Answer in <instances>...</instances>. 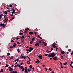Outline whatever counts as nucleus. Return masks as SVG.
I'll return each mask as SVG.
<instances>
[{"label": "nucleus", "mask_w": 73, "mask_h": 73, "mask_svg": "<svg viewBox=\"0 0 73 73\" xmlns=\"http://www.w3.org/2000/svg\"><path fill=\"white\" fill-rule=\"evenodd\" d=\"M15 17L13 16V18H11V19L10 20H13V19H14L15 18Z\"/></svg>", "instance_id": "22"}, {"label": "nucleus", "mask_w": 73, "mask_h": 73, "mask_svg": "<svg viewBox=\"0 0 73 73\" xmlns=\"http://www.w3.org/2000/svg\"><path fill=\"white\" fill-rule=\"evenodd\" d=\"M33 42L32 41H31V42H30V44H32L33 43Z\"/></svg>", "instance_id": "39"}, {"label": "nucleus", "mask_w": 73, "mask_h": 73, "mask_svg": "<svg viewBox=\"0 0 73 73\" xmlns=\"http://www.w3.org/2000/svg\"><path fill=\"white\" fill-rule=\"evenodd\" d=\"M48 55L52 56V57L53 58L55 56V54L54 52H52V53H50V54H48Z\"/></svg>", "instance_id": "1"}, {"label": "nucleus", "mask_w": 73, "mask_h": 73, "mask_svg": "<svg viewBox=\"0 0 73 73\" xmlns=\"http://www.w3.org/2000/svg\"><path fill=\"white\" fill-rule=\"evenodd\" d=\"M14 42L15 41H13V40H11V42Z\"/></svg>", "instance_id": "42"}, {"label": "nucleus", "mask_w": 73, "mask_h": 73, "mask_svg": "<svg viewBox=\"0 0 73 73\" xmlns=\"http://www.w3.org/2000/svg\"><path fill=\"white\" fill-rule=\"evenodd\" d=\"M15 10H13V12H12V14H13V13H15Z\"/></svg>", "instance_id": "43"}, {"label": "nucleus", "mask_w": 73, "mask_h": 73, "mask_svg": "<svg viewBox=\"0 0 73 73\" xmlns=\"http://www.w3.org/2000/svg\"><path fill=\"white\" fill-rule=\"evenodd\" d=\"M8 18L6 17V18H5V20H4V21H8Z\"/></svg>", "instance_id": "14"}, {"label": "nucleus", "mask_w": 73, "mask_h": 73, "mask_svg": "<svg viewBox=\"0 0 73 73\" xmlns=\"http://www.w3.org/2000/svg\"><path fill=\"white\" fill-rule=\"evenodd\" d=\"M61 59L62 60L63 58V56H62L61 57Z\"/></svg>", "instance_id": "33"}, {"label": "nucleus", "mask_w": 73, "mask_h": 73, "mask_svg": "<svg viewBox=\"0 0 73 73\" xmlns=\"http://www.w3.org/2000/svg\"><path fill=\"white\" fill-rule=\"evenodd\" d=\"M52 47L54 48H56V46H55V42H54V43H53V44H52Z\"/></svg>", "instance_id": "2"}, {"label": "nucleus", "mask_w": 73, "mask_h": 73, "mask_svg": "<svg viewBox=\"0 0 73 73\" xmlns=\"http://www.w3.org/2000/svg\"><path fill=\"white\" fill-rule=\"evenodd\" d=\"M27 64H30V62L29 61H27Z\"/></svg>", "instance_id": "24"}, {"label": "nucleus", "mask_w": 73, "mask_h": 73, "mask_svg": "<svg viewBox=\"0 0 73 73\" xmlns=\"http://www.w3.org/2000/svg\"><path fill=\"white\" fill-rule=\"evenodd\" d=\"M36 63H40V61L38 60H37V61H35Z\"/></svg>", "instance_id": "9"}, {"label": "nucleus", "mask_w": 73, "mask_h": 73, "mask_svg": "<svg viewBox=\"0 0 73 73\" xmlns=\"http://www.w3.org/2000/svg\"><path fill=\"white\" fill-rule=\"evenodd\" d=\"M7 11H4V14H6L7 15Z\"/></svg>", "instance_id": "32"}, {"label": "nucleus", "mask_w": 73, "mask_h": 73, "mask_svg": "<svg viewBox=\"0 0 73 73\" xmlns=\"http://www.w3.org/2000/svg\"><path fill=\"white\" fill-rule=\"evenodd\" d=\"M61 68H63V67L62 66V65H61Z\"/></svg>", "instance_id": "56"}, {"label": "nucleus", "mask_w": 73, "mask_h": 73, "mask_svg": "<svg viewBox=\"0 0 73 73\" xmlns=\"http://www.w3.org/2000/svg\"><path fill=\"white\" fill-rule=\"evenodd\" d=\"M67 62H65V63H64V64L65 65H67Z\"/></svg>", "instance_id": "19"}, {"label": "nucleus", "mask_w": 73, "mask_h": 73, "mask_svg": "<svg viewBox=\"0 0 73 73\" xmlns=\"http://www.w3.org/2000/svg\"><path fill=\"white\" fill-rule=\"evenodd\" d=\"M23 58H24V59H26V57L25 56H24Z\"/></svg>", "instance_id": "54"}, {"label": "nucleus", "mask_w": 73, "mask_h": 73, "mask_svg": "<svg viewBox=\"0 0 73 73\" xmlns=\"http://www.w3.org/2000/svg\"><path fill=\"white\" fill-rule=\"evenodd\" d=\"M70 54L72 55H73V52H71L70 53Z\"/></svg>", "instance_id": "55"}, {"label": "nucleus", "mask_w": 73, "mask_h": 73, "mask_svg": "<svg viewBox=\"0 0 73 73\" xmlns=\"http://www.w3.org/2000/svg\"><path fill=\"white\" fill-rule=\"evenodd\" d=\"M33 50H30L28 51H29V52H31Z\"/></svg>", "instance_id": "58"}, {"label": "nucleus", "mask_w": 73, "mask_h": 73, "mask_svg": "<svg viewBox=\"0 0 73 73\" xmlns=\"http://www.w3.org/2000/svg\"><path fill=\"white\" fill-rule=\"evenodd\" d=\"M35 70V68L33 67V71H34V70Z\"/></svg>", "instance_id": "46"}, {"label": "nucleus", "mask_w": 73, "mask_h": 73, "mask_svg": "<svg viewBox=\"0 0 73 73\" xmlns=\"http://www.w3.org/2000/svg\"><path fill=\"white\" fill-rule=\"evenodd\" d=\"M9 68H10V70H9V72L13 71V69L11 67H9Z\"/></svg>", "instance_id": "3"}, {"label": "nucleus", "mask_w": 73, "mask_h": 73, "mask_svg": "<svg viewBox=\"0 0 73 73\" xmlns=\"http://www.w3.org/2000/svg\"><path fill=\"white\" fill-rule=\"evenodd\" d=\"M1 71H0V73H1L3 72V69H1Z\"/></svg>", "instance_id": "28"}, {"label": "nucleus", "mask_w": 73, "mask_h": 73, "mask_svg": "<svg viewBox=\"0 0 73 73\" xmlns=\"http://www.w3.org/2000/svg\"><path fill=\"white\" fill-rule=\"evenodd\" d=\"M27 32H28V30L25 31L24 33H27Z\"/></svg>", "instance_id": "30"}, {"label": "nucleus", "mask_w": 73, "mask_h": 73, "mask_svg": "<svg viewBox=\"0 0 73 73\" xmlns=\"http://www.w3.org/2000/svg\"><path fill=\"white\" fill-rule=\"evenodd\" d=\"M23 57L24 56H21V58H23Z\"/></svg>", "instance_id": "60"}, {"label": "nucleus", "mask_w": 73, "mask_h": 73, "mask_svg": "<svg viewBox=\"0 0 73 73\" xmlns=\"http://www.w3.org/2000/svg\"><path fill=\"white\" fill-rule=\"evenodd\" d=\"M8 67V65L7 64H6V66H5V67Z\"/></svg>", "instance_id": "44"}, {"label": "nucleus", "mask_w": 73, "mask_h": 73, "mask_svg": "<svg viewBox=\"0 0 73 73\" xmlns=\"http://www.w3.org/2000/svg\"><path fill=\"white\" fill-rule=\"evenodd\" d=\"M60 52H61V53L62 54H64L65 53V52L64 51H62V50H61Z\"/></svg>", "instance_id": "8"}, {"label": "nucleus", "mask_w": 73, "mask_h": 73, "mask_svg": "<svg viewBox=\"0 0 73 73\" xmlns=\"http://www.w3.org/2000/svg\"><path fill=\"white\" fill-rule=\"evenodd\" d=\"M3 16V14H2V15H0V20L2 18V17Z\"/></svg>", "instance_id": "11"}, {"label": "nucleus", "mask_w": 73, "mask_h": 73, "mask_svg": "<svg viewBox=\"0 0 73 73\" xmlns=\"http://www.w3.org/2000/svg\"><path fill=\"white\" fill-rule=\"evenodd\" d=\"M35 37H33V38H32V39H31V40L32 41H33L34 40H35Z\"/></svg>", "instance_id": "16"}, {"label": "nucleus", "mask_w": 73, "mask_h": 73, "mask_svg": "<svg viewBox=\"0 0 73 73\" xmlns=\"http://www.w3.org/2000/svg\"><path fill=\"white\" fill-rule=\"evenodd\" d=\"M39 44L38 43H36V44H35V46H39Z\"/></svg>", "instance_id": "4"}, {"label": "nucleus", "mask_w": 73, "mask_h": 73, "mask_svg": "<svg viewBox=\"0 0 73 73\" xmlns=\"http://www.w3.org/2000/svg\"><path fill=\"white\" fill-rule=\"evenodd\" d=\"M16 46V43H13V48H15V46Z\"/></svg>", "instance_id": "10"}, {"label": "nucleus", "mask_w": 73, "mask_h": 73, "mask_svg": "<svg viewBox=\"0 0 73 73\" xmlns=\"http://www.w3.org/2000/svg\"><path fill=\"white\" fill-rule=\"evenodd\" d=\"M12 72L13 73H17V71H13Z\"/></svg>", "instance_id": "37"}, {"label": "nucleus", "mask_w": 73, "mask_h": 73, "mask_svg": "<svg viewBox=\"0 0 73 73\" xmlns=\"http://www.w3.org/2000/svg\"><path fill=\"white\" fill-rule=\"evenodd\" d=\"M29 33L30 35H32V34H33V32H29Z\"/></svg>", "instance_id": "12"}, {"label": "nucleus", "mask_w": 73, "mask_h": 73, "mask_svg": "<svg viewBox=\"0 0 73 73\" xmlns=\"http://www.w3.org/2000/svg\"><path fill=\"white\" fill-rule=\"evenodd\" d=\"M57 56H55V57H53V60L56 61L57 60Z\"/></svg>", "instance_id": "5"}, {"label": "nucleus", "mask_w": 73, "mask_h": 73, "mask_svg": "<svg viewBox=\"0 0 73 73\" xmlns=\"http://www.w3.org/2000/svg\"><path fill=\"white\" fill-rule=\"evenodd\" d=\"M25 30L26 31H28L29 30V28H27V29H25Z\"/></svg>", "instance_id": "26"}, {"label": "nucleus", "mask_w": 73, "mask_h": 73, "mask_svg": "<svg viewBox=\"0 0 73 73\" xmlns=\"http://www.w3.org/2000/svg\"><path fill=\"white\" fill-rule=\"evenodd\" d=\"M30 68L31 69H32L33 68V67H32V65H30Z\"/></svg>", "instance_id": "38"}, {"label": "nucleus", "mask_w": 73, "mask_h": 73, "mask_svg": "<svg viewBox=\"0 0 73 73\" xmlns=\"http://www.w3.org/2000/svg\"><path fill=\"white\" fill-rule=\"evenodd\" d=\"M29 49H30V50H33V48L32 47H30L29 48Z\"/></svg>", "instance_id": "13"}, {"label": "nucleus", "mask_w": 73, "mask_h": 73, "mask_svg": "<svg viewBox=\"0 0 73 73\" xmlns=\"http://www.w3.org/2000/svg\"><path fill=\"white\" fill-rule=\"evenodd\" d=\"M19 38H16V40H17L18 39H19Z\"/></svg>", "instance_id": "62"}, {"label": "nucleus", "mask_w": 73, "mask_h": 73, "mask_svg": "<svg viewBox=\"0 0 73 73\" xmlns=\"http://www.w3.org/2000/svg\"><path fill=\"white\" fill-rule=\"evenodd\" d=\"M13 46H10V48L11 49H12V48H13Z\"/></svg>", "instance_id": "17"}, {"label": "nucleus", "mask_w": 73, "mask_h": 73, "mask_svg": "<svg viewBox=\"0 0 73 73\" xmlns=\"http://www.w3.org/2000/svg\"><path fill=\"white\" fill-rule=\"evenodd\" d=\"M25 73H28V71L27 70H25Z\"/></svg>", "instance_id": "20"}, {"label": "nucleus", "mask_w": 73, "mask_h": 73, "mask_svg": "<svg viewBox=\"0 0 73 73\" xmlns=\"http://www.w3.org/2000/svg\"><path fill=\"white\" fill-rule=\"evenodd\" d=\"M48 56L50 58V57H52V56L50 55H48Z\"/></svg>", "instance_id": "29"}, {"label": "nucleus", "mask_w": 73, "mask_h": 73, "mask_svg": "<svg viewBox=\"0 0 73 73\" xmlns=\"http://www.w3.org/2000/svg\"><path fill=\"white\" fill-rule=\"evenodd\" d=\"M47 44L46 43H46H45V44H44V45H45V46H46Z\"/></svg>", "instance_id": "52"}, {"label": "nucleus", "mask_w": 73, "mask_h": 73, "mask_svg": "<svg viewBox=\"0 0 73 73\" xmlns=\"http://www.w3.org/2000/svg\"><path fill=\"white\" fill-rule=\"evenodd\" d=\"M17 51H18V53H19L20 52V51H19V48H17Z\"/></svg>", "instance_id": "23"}, {"label": "nucleus", "mask_w": 73, "mask_h": 73, "mask_svg": "<svg viewBox=\"0 0 73 73\" xmlns=\"http://www.w3.org/2000/svg\"><path fill=\"white\" fill-rule=\"evenodd\" d=\"M10 7H13V5H10Z\"/></svg>", "instance_id": "49"}, {"label": "nucleus", "mask_w": 73, "mask_h": 73, "mask_svg": "<svg viewBox=\"0 0 73 73\" xmlns=\"http://www.w3.org/2000/svg\"><path fill=\"white\" fill-rule=\"evenodd\" d=\"M28 59H29V61H31V58L30 57H28Z\"/></svg>", "instance_id": "45"}, {"label": "nucleus", "mask_w": 73, "mask_h": 73, "mask_svg": "<svg viewBox=\"0 0 73 73\" xmlns=\"http://www.w3.org/2000/svg\"><path fill=\"white\" fill-rule=\"evenodd\" d=\"M71 49H69L68 50V51H71Z\"/></svg>", "instance_id": "51"}, {"label": "nucleus", "mask_w": 73, "mask_h": 73, "mask_svg": "<svg viewBox=\"0 0 73 73\" xmlns=\"http://www.w3.org/2000/svg\"><path fill=\"white\" fill-rule=\"evenodd\" d=\"M21 70H22L23 72L24 71V70H25V69H24V68H23V69H21Z\"/></svg>", "instance_id": "35"}, {"label": "nucleus", "mask_w": 73, "mask_h": 73, "mask_svg": "<svg viewBox=\"0 0 73 73\" xmlns=\"http://www.w3.org/2000/svg\"><path fill=\"white\" fill-rule=\"evenodd\" d=\"M13 56H11V58H10V60H12V59H13Z\"/></svg>", "instance_id": "21"}, {"label": "nucleus", "mask_w": 73, "mask_h": 73, "mask_svg": "<svg viewBox=\"0 0 73 73\" xmlns=\"http://www.w3.org/2000/svg\"><path fill=\"white\" fill-rule=\"evenodd\" d=\"M51 73H54V72L53 71H51Z\"/></svg>", "instance_id": "64"}, {"label": "nucleus", "mask_w": 73, "mask_h": 73, "mask_svg": "<svg viewBox=\"0 0 73 73\" xmlns=\"http://www.w3.org/2000/svg\"><path fill=\"white\" fill-rule=\"evenodd\" d=\"M45 70H46V72H47V69H46V68H45Z\"/></svg>", "instance_id": "57"}, {"label": "nucleus", "mask_w": 73, "mask_h": 73, "mask_svg": "<svg viewBox=\"0 0 73 73\" xmlns=\"http://www.w3.org/2000/svg\"><path fill=\"white\" fill-rule=\"evenodd\" d=\"M24 70H27V67H25Z\"/></svg>", "instance_id": "27"}, {"label": "nucleus", "mask_w": 73, "mask_h": 73, "mask_svg": "<svg viewBox=\"0 0 73 73\" xmlns=\"http://www.w3.org/2000/svg\"><path fill=\"white\" fill-rule=\"evenodd\" d=\"M60 65H62V63H61V62H60Z\"/></svg>", "instance_id": "59"}, {"label": "nucleus", "mask_w": 73, "mask_h": 73, "mask_svg": "<svg viewBox=\"0 0 73 73\" xmlns=\"http://www.w3.org/2000/svg\"><path fill=\"white\" fill-rule=\"evenodd\" d=\"M48 54H45V56H48Z\"/></svg>", "instance_id": "50"}, {"label": "nucleus", "mask_w": 73, "mask_h": 73, "mask_svg": "<svg viewBox=\"0 0 73 73\" xmlns=\"http://www.w3.org/2000/svg\"><path fill=\"white\" fill-rule=\"evenodd\" d=\"M23 66H21V67H20V68H21V69H23Z\"/></svg>", "instance_id": "41"}, {"label": "nucleus", "mask_w": 73, "mask_h": 73, "mask_svg": "<svg viewBox=\"0 0 73 73\" xmlns=\"http://www.w3.org/2000/svg\"><path fill=\"white\" fill-rule=\"evenodd\" d=\"M55 51H57V49H58V48L57 47H55Z\"/></svg>", "instance_id": "36"}, {"label": "nucleus", "mask_w": 73, "mask_h": 73, "mask_svg": "<svg viewBox=\"0 0 73 73\" xmlns=\"http://www.w3.org/2000/svg\"><path fill=\"white\" fill-rule=\"evenodd\" d=\"M0 26L2 27H5V25L4 24H1L0 25Z\"/></svg>", "instance_id": "6"}, {"label": "nucleus", "mask_w": 73, "mask_h": 73, "mask_svg": "<svg viewBox=\"0 0 73 73\" xmlns=\"http://www.w3.org/2000/svg\"><path fill=\"white\" fill-rule=\"evenodd\" d=\"M50 50L51 51L53 50V48H51V49H50Z\"/></svg>", "instance_id": "61"}, {"label": "nucleus", "mask_w": 73, "mask_h": 73, "mask_svg": "<svg viewBox=\"0 0 73 73\" xmlns=\"http://www.w3.org/2000/svg\"><path fill=\"white\" fill-rule=\"evenodd\" d=\"M24 38V36H22L21 37V38L22 39H23V38Z\"/></svg>", "instance_id": "40"}, {"label": "nucleus", "mask_w": 73, "mask_h": 73, "mask_svg": "<svg viewBox=\"0 0 73 73\" xmlns=\"http://www.w3.org/2000/svg\"><path fill=\"white\" fill-rule=\"evenodd\" d=\"M31 69H30V68H29L28 69V70H27V71H28L29 72H31Z\"/></svg>", "instance_id": "15"}, {"label": "nucleus", "mask_w": 73, "mask_h": 73, "mask_svg": "<svg viewBox=\"0 0 73 73\" xmlns=\"http://www.w3.org/2000/svg\"><path fill=\"white\" fill-rule=\"evenodd\" d=\"M6 17H7V16H6V15H5L4 17V18H6Z\"/></svg>", "instance_id": "53"}, {"label": "nucleus", "mask_w": 73, "mask_h": 73, "mask_svg": "<svg viewBox=\"0 0 73 73\" xmlns=\"http://www.w3.org/2000/svg\"><path fill=\"white\" fill-rule=\"evenodd\" d=\"M49 70H50V71H52V69L49 68Z\"/></svg>", "instance_id": "48"}, {"label": "nucleus", "mask_w": 73, "mask_h": 73, "mask_svg": "<svg viewBox=\"0 0 73 73\" xmlns=\"http://www.w3.org/2000/svg\"><path fill=\"white\" fill-rule=\"evenodd\" d=\"M10 53L8 52V53H7V55H8V56H10Z\"/></svg>", "instance_id": "31"}, {"label": "nucleus", "mask_w": 73, "mask_h": 73, "mask_svg": "<svg viewBox=\"0 0 73 73\" xmlns=\"http://www.w3.org/2000/svg\"><path fill=\"white\" fill-rule=\"evenodd\" d=\"M38 42H39V43H40V44H41V41L39 40L38 41Z\"/></svg>", "instance_id": "47"}, {"label": "nucleus", "mask_w": 73, "mask_h": 73, "mask_svg": "<svg viewBox=\"0 0 73 73\" xmlns=\"http://www.w3.org/2000/svg\"><path fill=\"white\" fill-rule=\"evenodd\" d=\"M17 43L18 44H20V42H17Z\"/></svg>", "instance_id": "63"}, {"label": "nucleus", "mask_w": 73, "mask_h": 73, "mask_svg": "<svg viewBox=\"0 0 73 73\" xmlns=\"http://www.w3.org/2000/svg\"><path fill=\"white\" fill-rule=\"evenodd\" d=\"M19 58H18L17 59H16V60H16L17 62H18L19 61Z\"/></svg>", "instance_id": "34"}, {"label": "nucleus", "mask_w": 73, "mask_h": 73, "mask_svg": "<svg viewBox=\"0 0 73 73\" xmlns=\"http://www.w3.org/2000/svg\"><path fill=\"white\" fill-rule=\"evenodd\" d=\"M23 33H19V35H20L22 36L23 35Z\"/></svg>", "instance_id": "18"}, {"label": "nucleus", "mask_w": 73, "mask_h": 73, "mask_svg": "<svg viewBox=\"0 0 73 73\" xmlns=\"http://www.w3.org/2000/svg\"><path fill=\"white\" fill-rule=\"evenodd\" d=\"M7 21H5L4 20H3V22H4V23H7Z\"/></svg>", "instance_id": "25"}, {"label": "nucleus", "mask_w": 73, "mask_h": 73, "mask_svg": "<svg viewBox=\"0 0 73 73\" xmlns=\"http://www.w3.org/2000/svg\"><path fill=\"white\" fill-rule=\"evenodd\" d=\"M38 58H39V59H40L41 60L42 58V56L41 55L38 56Z\"/></svg>", "instance_id": "7"}]
</instances>
